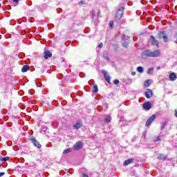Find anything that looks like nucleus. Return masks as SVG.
<instances>
[{"label": "nucleus", "mask_w": 177, "mask_h": 177, "mask_svg": "<svg viewBox=\"0 0 177 177\" xmlns=\"http://www.w3.org/2000/svg\"><path fill=\"white\" fill-rule=\"evenodd\" d=\"M153 73H154V68H149L147 71L148 75H153Z\"/></svg>", "instance_id": "20"}, {"label": "nucleus", "mask_w": 177, "mask_h": 177, "mask_svg": "<svg viewBox=\"0 0 177 177\" xmlns=\"http://www.w3.org/2000/svg\"><path fill=\"white\" fill-rule=\"evenodd\" d=\"M30 140H31L32 143H33L34 146H35V147H37V149H41V147H42V146L39 144V142H38L37 139L31 138Z\"/></svg>", "instance_id": "8"}, {"label": "nucleus", "mask_w": 177, "mask_h": 177, "mask_svg": "<svg viewBox=\"0 0 177 177\" xmlns=\"http://www.w3.org/2000/svg\"><path fill=\"white\" fill-rule=\"evenodd\" d=\"M150 82H151V80H148L145 81L144 84V86H145L146 88H149V86H150V84H151Z\"/></svg>", "instance_id": "21"}, {"label": "nucleus", "mask_w": 177, "mask_h": 177, "mask_svg": "<svg viewBox=\"0 0 177 177\" xmlns=\"http://www.w3.org/2000/svg\"><path fill=\"white\" fill-rule=\"evenodd\" d=\"M155 140L156 142H158V140H161V137L158 136Z\"/></svg>", "instance_id": "33"}, {"label": "nucleus", "mask_w": 177, "mask_h": 177, "mask_svg": "<svg viewBox=\"0 0 177 177\" xmlns=\"http://www.w3.org/2000/svg\"><path fill=\"white\" fill-rule=\"evenodd\" d=\"M132 162H133V159L129 158L124 162L123 165L127 167V165H129V164H132Z\"/></svg>", "instance_id": "16"}, {"label": "nucleus", "mask_w": 177, "mask_h": 177, "mask_svg": "<svg viewBox=\"0 0 177 177\" xmlns=\"http://www.w3.org/2000/svg\"><path fill=\"white\" fill-rule=\"evenodd\" d=\"M82 128V121L78 120L74 125L73 129H80Z\"/></svg>", "instance_id": "12"}, {"label": "nucleus", "mask_w": 177, "mask_h": 177, "mask_svg": "<svg viewBox=\"0 0 177 177\" xmlns=\"http://www.w3.org/2000/svg\"><path fill=\"white\" fill-rule=\"evenodd\" d=\"M74 150H80V149H82V142L81 141L77 142L74 145Z\"/></svg>", "instance_id": "11"}, {"label": "nucleus", "mask_w": 177, "mask_h": 177, "mask_svg": "<svg viewBox=\"0 0 177 177\" xmlns=\"http://www.w3.org/2000/svg\"><path fill=\"white\" fill-rule=\"evenodd\" d=\"M167 127V122L162 123V126L160 127V129L162 131V129H165V127Z\"/></svg>", "instance_id": "28"}, {"label": "nucleus", "mask_w": 177, "mask_h": 177, "mask_svg": "<svg viewBox=\"0 0 177 177\" xmlns=\"http://www.w3.org/2000/svg\"><path fill=\"white\" fill-rule=\"evenodd\" d=\"M46 131H48V127L46 126H42L41 131L42 132H46Z\"/></svg>", "instance_id": "29"}, {"label": "nucleus", "mask_w": 177, "mask_h": 177, "mask_svg": "<svg viewBox=\"0 0 177 177\" xmlns=\"http://www.w3.org/2000/svg\"><path fill=\"white\" fill-rule=\"evenodd\" d=\"M129 44V41H127V40L122 41V46H124V48H128Z\"/></svg>", "instance_id": "19"}, {"label": "nucleus", "mask_w": 177, "mask_h": 177, "mask_svg": "<svg viewBox=\"0 0 177 177\" xmlns=\"http://www.w3.org/2000/svg\"><path fill=\"white\" fill-rule=\"evenodd\" d=\"M82 177H89L86 174H83Z\"/></svg>", "instance_id": "40"}, {"label": "nucleus", "mask_w": 177, "mask_h": 177, "mask_svg": "<svg viewBox=\"0 0 177 177\" xmlns=\"http://www.w3.org/2000/svg\"><path fill=\"white\" fill-rule=\"evenodd\" d=\"M113 24H114V23L113 21H110L109 22V27H113Z\"/></svg>", "instance_id": "34"}, {"label": "nucleus", "mask_w": 177, "mask_h": 177, "mask_svg": "<svg viewBox=\"0 0 177 177\" xmlns=\"http://www.w3.org/2000/svg\"><path fill=\"white\" fill-rule=\"evenodd\" d=\"M124 7H120L115 15V21H120L122 18V15H124Z\"/></svg>", "instance_id": "1"}, {"label": "nucleus", "mask_w": 177, "mask_h": 177, "mask_svg": "<svg viewBox=\"0 0 177 177\" xmlns=\"http://www.w3.org/2000/svg\"><path fill=\"white\" fill-rule=\"evenodd\" d=\"M84 3H85V1H82L79 3V5H84Z\"/></svg>", "instance_id": "35"}, {"label": "nucleus", "mask_w": 177, "mask_h": 177, "mask_svg": "<svg viewBox=\"0 0 177 177\" xmlns=\"http://www.w3.org/2000/svg\"><path fill=\"white\" fill-rule=\"evenodd\" d=\"M158 38H163L164 42H167L168 41V35H167L165 31L159 32L158 35Z\"/></svg>", "instance_id": "3"}, {"label": "nucleus", "mask_w": 177, "mask_h": 177, "mask_svg": "<svg viewBox=\"0 0 177 177\" xmlns=\"http://www.w3.org/2000/svg\"><path fill=\"white\" fill-rule=\"evenodd\" d=\"M103 57H104V59H105L106 60H108V61H109V56H107L106 54H104V55H103Z\"/></svg>", "instance_id": "31"}, {"label": "nucleus", "mask_w": 177, "mask_h": 177, "mask_svg": "<svg viewBox=\"0 0 177 177\" xmlns=\"http://www.w3.org/2000/svg\"><path fill=\"white\" fill-rule=\"evenodd\" d=\"M9 160V156H6L2 158L1 159H0V161H1L2 162H5L6 161H8Z\"/></svg>", "instance_id": "25"}, {"label": "nucleus", "mask_w": 177, "mask_h": 177, "mask_svg": "<svg viewBox=\"0 0 177 177\" xmlns=\"http://www.w3.org/2000/svg\"><path fill=\"white\" fill-rule=\"evenodd\" d=\"M167 155H164L162 153L158 154V160L165 161V160H167Z\"/></svg>", "instance_id": "14"}, {"label": "nucleus", "mask_w": 177, "mask_h": 177, "mask_svg": "<svg viewBox=\"0 0 177 177\" xmlns=\"http://www.w3.org/2000/svg\"><path fill=\"white\" fill-rule=\"evenodd\" d=\"M98 48H100V49H102V48H103V44H102V43H100V44L98 45Z\"/></svg>", "instance_id": "32"}, {"label": "nucleus", "mask_w": 177, "mask_h": 177, "mask_svg": "<svg viewBox=\"0 0 177 177\" xmlns=\"http://www.w3.org/2000/svg\"><path fill=\"white\" fill-rule=\"evenodd\" d=\"M28 70H30V66L28 65H24L23 67H22V69H21V71L23 73H27V71Z\"/></svg>", "instance_id": "18"}, {"label": "nucleus", "mask_w": 177, "mask_h": 177, "mask_svg": "<svg viewBox=\"0 0 177 177\" xmlns=\"http://www.w3.org/2000/svg\"><path fill=\"white\" fill-rule=\"evenodd\" d=\"M90 16L91 19L94 21L95 24H97V23H99V17L96 16V12L94 10L91 11Z\"/></svg>", "instance_id": "2"}, {"label": "nucleus", "mask_w": 177, "mask_h": 177, "mask_svg": "<svg viewBox=\"0 0 177 177\" xmlns=\"http://www.w3.org/2000/svg\"><path fill=\"white\" fill-rule=\"evenodd\" d=\"M137 71H138V73H143V71H145V69H144L143 67H142V66H138V67L137 68Z\"/></svg>", "instance_id": "24"}, {"label": "nucleus", "mask_w": 177, "mask_h": 177, "mask_svg": "<svg viewBox=\"0 0 177 177\" xmlns=\"http://www.w3.org/2000/svg\"><path fill=\"white\" fill-rule=\"evenodd\" d=\"M13 2H15V3H19V0H12Z\"/></svg>", "instance_id": "39"}, {"label": "nucleus", "mask_w": 177, "mask_h": 177, "mask_svg": "<svg viewBox=\"0 0 177 177\" xmlns=\"http://www.w3.org/2000/svg\"><path fill=\"white\" fill-rule=\"evenodd\" d=\"M149 42H151V45H154L155 46L158 48V45H159L158 40H156L154 36L153 35L150 36Z\"/></svg>", "instance_id": "5"}, {"label": "nucleus", "mask_w": 177, "mask_h": 177, "mask_svg": "<svg viewBox=\"0 0 177 177\" xmlns=\"http://www.w3.org/2000/svg\"><path fill=\"white\" fill-rule=\"evenodd\" d=\"M131 75L135 76L136 75V72L133 71L131 73Z\"/></svg>", "instance_id": "37"}, {"label": "nucleus", "mask_w": 177, "mask_h": 177, "mask_svg": "<svg viewBox=\"0 0 177 177\" xmlns=\"http://www.w3.org/2000/svg\"><path fill=\"white\" fill-rule=\"evenodd\" d=\"M150 55L151 57H158V56L161 55V52L160 51V50H156L153 52H151V50H150Z\"/></svg>", "instance_id": "9"}, {"label": "nucleus", "mask_w": 177, "mask_h": 177, "mask_svg": "<svg viewBox=\"0 0 177 177\" xmlns=\"http://www.w3.org/2000/svg\"><path fill=\"white\" fill-rule=\"evenodd\" d=\"M93 93H97V92H99V88H97V84H95L93 86Z\"/></svg>", "instance_id": "23"}, {"label": "nucleus", "mask_w": 177, "mask_h": 177, "mask_svg": "<svg viewBox=\"0 0 177 177\" xmlns=\"http://www.w3.org/2000/svg\"><path fill=\"white\" fill-rule=\"evenodd\" d=\"M145 95L147 99H150V97H153V91L149 88L145 92Z\"/></svg>", "instance_id": "10"}, {"label": "nucleus", "mask_w": 177, "mask_h": 177, "mask_svg": "<svg viewBox=\"0 0 177 177\" xmlns=\"http://www.w3.org/2000/svg\"><path fill=\"white\" fill-rule=\"evenodd\" d=\"M156 118H157V116L156 115H152L146 122V127H150V125L151 124V122H153V121H154V120H156Z\"/></svg>", "instance_id": "6"}, {"label": "nucleus", "mask_w": 177, "mask_h": 177, "mask_svg": "<svg viewBox=\"0 0 177 177\" xmlns=\"http://www.w3.org/2000/svg\"><path fill=\"white\" fill-rule=\"evenodd\" d=\"M102 74H103L104 78L106 81V82H108V84H111V82H110V80H111V77H110V75H109L107 72L104 70L102 71Z\"/></svg>", "instance_id": "7"}, {"label": "nucleus", "mask_w": 177, "mask_h": 177, "mask_svg": "<svg viewBox=\"0 0 177 177\" xmlns=\"http://www.w3.org/2000/svg\"><path fill=\"white\" fill-rule=\"evenodd\" d=\"M169 77L170 81H176L177 78L176 74H175V73H171L169 75Z\"/></svg>", "instance_id": "15"}, {"label": "nucleus", "mask_w": 177, "mask_h": 177, "mask_svg": "<svg viewBox=\"0 0 177 177\" xmlns=\"http://www.w3.org/2000/svg\"><path fill=\"white\" fill-rule=\"evenodd\" d=\"M111 117L110 115H107L104 119V122L106 124H109V122H111Z\"/></svg>", "instance_id": "22"}, {"label": "nucleus", "mask_w": 177, "mask_h": 177, "mask_svg": "<svg viewBox=\"0 0 177 177\" xmlns=\"http://www.w3.org/2000/svg\"><path fill=\"white\" fill-rule=\"evenodd\" d=\"M141 57L143 60H146L147 57H151L150 50H146L141 54Z\"/></svg>", "instance_id": "4"}, {"label": "nucleus", "mask_w": 177, "mask_h": 177, "mask_svg": "<svg viewBox=\"0 0 177 177\" xmlns=\"http://www.w3.org/2000/svg\"><path fill=\"white\" fill-rule=\"evenodd\" d=\"M71 151V148L66 149L64 150L63 154H68V153H70Z\"/></svg>", "instance_id": "26"}, {"label": "nucleus", "mask_w": 177, "mask_h": 177, "mask_svg": "<svg viewBox=\"0 0 177 177\" xmlns=\"http://www.w3.org/2000/svg\"><path fill=\"white\" fill-rule=\"evenodd\" d=\"M122 41H129V37L124 35L122 37Z\"/></svg>", "instance_id": "27"}, {"label": "nucleus", "mask_w": 177, "mask_h": 177, "mask_svg": "<svg viewBox=\"0 0 177 177\" xmlns=\"http://www.w3.org/2000/svg\"><path fill=\"white\" fill-rule=\"evenodd\" d=\"M142 107L145 110L149 111L151 109V104L149 102H145Z\"/></svg>", "instance_id": "13"}, {"label": "nucleus", "mask_w": 177, "mask_h": 177, "mask_svg": "<svg viewBox=\"0 0 177 177\" xmlns=\"http://www.w3.org/2000/svg\"><path fill=\"white\" fill-rule=\"evenodd\" d=\"M113 84H115V85H117V84H120V80H115L113 81Z\"/></svg>", "instance_id": "30"}, {"label": "nucleus", "mask_w": 177, "mask_h": 177, "mask_svg": "<svg viewBox=\"0 0 177 177\" xmlns=\"http://www.w3.org/2000/svg\"><path fill=\"white\" fill-rule=\"evenodd\" d=\"M160 67L159 66V67L157 68V70H160Z\"/></svg>", "instance_id": "41"}, {"label": "nucleus", "mask_w": 177, "mask_h": 177, "mask_svg": "<svg viewBox=\"0 0 177 177\" xmlns=\"http://www.w3.org/2000/svg\"><path fill=\"white\" fill-rule=\"evenodd\" d=\"M49 57H52V53L50 51L44 52V59H49Z\"/></svg>", "instance_id": "17"}, {"label": "nucleus", "mask_w": 177, "mask_h": 177, "mask_svg": "<svg viewBox=\"0 0 177 177\" xmlns=\"http://www.w3.org/2000/svg\"><path fill=\"white\" fill-rule=\"evenodd\" d=\"M100 15V10H99V11L97 12V17H99Z\"/></svg>", "instance_id": "36"}, {"label": "nucleus", "mask_w": 177, "mask_h": 177, "mask_svg": "<svg viewBox=\"0 0 177 177\" xmlns=\"http://www.w3.org/2000/svg\"><path fill=\"white\" fill-rule=\"evenodd\" d=\"M5 175V172H0V177L3 176Z\"/></svg>", "instance_id": "38"}]
</instances>
